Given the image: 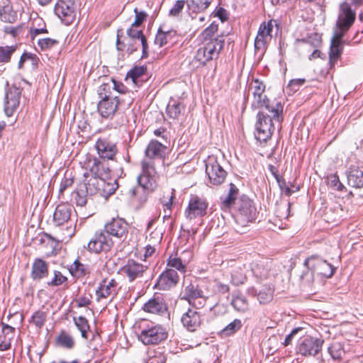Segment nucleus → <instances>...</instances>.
<instances>
[{
	"instance_id": "c85d7f7f",
	"label": "nucleus",
	"mask_w": 363,
	"mask_h": 363,
	"mask_svg": "<svg viewBox=\"0 0 363 363\" xmlns=\"http://www.w3.org/2000/svg\"><path fill=\"white\" fill-rule=\"evenodd\" d=\"M249 291L257 295L260 303L266 304L272 300L274 289L269 284H264L259 289L252 288Z\"/></svg>"
},
{
	"instance_id": "0e129e2a",
	"label": "nucleus",
	"mask_w": 363,
	"mask_h": 363,
	"mask_svg": "<svg viewBox=\"0 0 363 363\" xmlns=\"http://www.w3.org/2000/svg\"><path fill=\"white\" fill-rule=\"evenodd\" d=\"M185 5V1L178 0L176 1L173 7L170 9V14L172 16H177L183 9Z\"/></svg>"
},
{
	"instance_id": "79ce46f5",
	"label": "nucleus",
	"mask_w": 363,
	"mask_h": 363,
	"mask_svg": "<svg viewBox=\"0 0 363 363\" xmlns=\"http://www.w3.org/2000/svg\"><path fill=\"white\" fill-rule=\"evenodd\" d=\"M0 18L4 22L12 23L16 21L17 14L13 10L12 6L7 4L0 9Z\"/></svg>"
},
{
	"instance_id": "13d9d810",
	"label": "nucleus",
	"mask_w": 363,
	"mask_h": 363,
	"mask_svg": "<svg viewBox=\"0 0 363 363\" xmlns=\"http://www.w3.org/2000/svg\"><path fill=\"white\" fill-rule=\"evenodd\" d=\"M67 280V278L65 277L60 272L55 271L54 277L50 281L48 282V286H57L63 284Z\"/></svg>"
},
{
	"instance_id": "f257e3e1",
	"label": "nucleus",
	"mask_w": 363,
	"mask_h": 363,
	"mask_svg": "<svg viewBox=\"0 0 363 363\" xmlns=\"http://www.w3.org/2000/svg\"><path fill=\"white\" fill-rule=\"evenodd\" d=\"M257 113L255 138L259 142H266L271 138L274 130V122L281 123L283 120V106L280 102L272 101V104L262 108Z\"/></svg>"
},
{
	"instance_id": "864d4df0",
	"label": "nucleus",
	"mask_w": 363,
	"mask_h": 363,
	"mask_svg": "<svg viewBox=\"0 0 363 363\" xmlns=\"http://www.w3.org/2000/svg\"><path fill=\"white\" fill-rule=\"evenodd\" d=\"M163 233L162 229L156 228L152 231L150 232L148 236H147V239H148L150 244L157 245L160 243L162 240Z\"/></svg>"
},
{
	"instance_id": "dca6fc26",
	"label": "nucleus",
	"mask_w": 363,
	"mask_h": 363,
	"mask_svg": "<svg viewBox=\"0 0 363 363\" xmlns=\"http://www.w3.org/2000/svg\"><path fill=\"white\" fill-rule=\"evenodd\" d=\"M265 90L264 84L259 79H253L249 87V91L253 95L252 106L255 108H264L267 105L272 104V101H269L267 96L264 94Z\"/></svg>"
},
{
	"instance_id": "a878e982",
	"label": "nucleus",
	"mask_w": 363,
	"mask_h": 363,
	"mask_svg": "<svg viewBox=\"0 0 363 363\" xmlns=\"http://www.w3.org/2000/svg\"><path fill=\"white\" fill-rule=\"evenodd\" d=\"M117 283L116 280H104L96 291V301H100L102 298H106L109 296L116 294Z\"/></svg>"
},
{
	"instance_id": "a211bd4d",
	"label": "nucleus",
	"mask_w": 363,
	"mask_h": 363,
	"mask_svg": "<svg viewBox=\"0 0 363 363\" xmlns=\"http://www.w3.org/2000/svg\"><path fill=\"white\" fill-rule=\"evenodd\" d=\"M121 272L130 282L143 277L147 270V267L134 259H128L121 268Z\"/></svg>"
},
{
	"instance_id": "f3484780",
	"label": "nucleus",
	"mask_w": 363,
	"mask_h": 363,
	"mask_svg": "<svg viewBox=\"0 0 363 363\" xmlns=\"http://www.w3.org/2000/svg\"><path fill=\"white\" fill-rule=\"evenodd\" d=\"M274 27L273 20L263 22L260 24L257 35L255 40V50L256 52L264 50L266 45L272 38V32Z\"/></svg>"
},
{
	"instance_id": "e2e57ef3",
	"label": "nucleus",
	"mask_w": 363,
	"mask_h": 363,
	"mask_svg": "<svg viewBox=\"0 0 363 363\" xmlns=\"http://www.w3.org/2000/svg\"><path fill=\"white\" fill-rule=\"evenodd\" d=\"M113 88L112 84L110 83H104L101 84L99 89V95L101 99L105 95H111V89Z\"/></svg>"
},
{
	"instance_id": "7c9ffc66",
	"label": "nucleus",
	"mask_w": 363,
	"mask_h": 363,
	"mask_svg": "<svg viewBox=\"0 0 363 363\" xmlns=\"http://www.w3.org/2000/svg\"><path fill=\"white\" fill-rule=\"evenodd\" d=\"M238 194V189L233 183L230 184L229 191L227 195L220 197V207L223 210L227 211L233 204L236 205L235 199Z\"/></svg>"
},
{
	"instance_id": "b1692460",
	"label": "nucleus",
	"mask_w": 363,
	"mask_h": 363,
	"mask_svg": "<svg viewBox=\"0 0 363 363\" xmlns=\"http://www.w3.org/2000/svg\"><path fill=\"white\" fill-rule=\"evenodd\" d=\"M143 310L150 313L162 315L167 311V306L163 298L157 296L145 303Z\"/></svg>"
},
{
	"instance_id": "412c9836",
	"label": "nucleus",
	"mask_w": 363,
	"mask_h": 363,
	"mask_svg": "<svg viewBox=\"0 0 363 363\" xmlns=\"http://www.w3.org/2000/svg\"><path fill=\"white\" fill-rule=\"evenodd\" d=\"M183 326L190 332L196 331L201 324L200 313L194 308H189L181 318Z\"/></svg>"
},
{
	"instance_id": "72a5a7b5",
	"label": "nucleus",
	"mask_w": 363,
	"mask_h": 363,
	"mask_svg": "<svg viewBox=\"0 0 363 363\" xmlns=\"http://www.w3.org/2000/svg\"><path fill=\"white\" fill-rule=\"evenodd\" d=\"M184 110V106L178 101L172 99L167 106V114L172 118L177 119Z\"/></svg>"
},
{
	"instance_id": "69168bd1",
	"label": "nucleus",
	"mask_w": 363,
	"mask_h": 363,
	"mask_svg": "<svg viewBox=\"0 0 363 363\" xmlns=\"http://www.w3.org/2000/svg\"><path fill=\"white\" fill-rule=\"evenodd\" d=\"M74 183L73 179L69 177H65L60 184V187L59 189L60 194H62L63 192L69 186H71Z\"/></svg>"
},
{
	"instance_id": "4be33fe9",
	"label": "nucleus",
	"mask_w": 363,
	"mask_h": 363,
	"mask_svg": "<svg viewBox=\"0 0 363 363\" xmlns=\"http://www.w3.org/2000/svg\"><path fill=\"white\" fill-rule=\"evenodd\" d=\"M179 280L178 273L173 269H167L159 277L156 286L162 290H167L175 286Z\"/></svg>"
},
{
	"instance_id": "39448f33",
	"label": "nucleus",
	"mask_w": 363,
	"mask_h": 363,
	"mask_svg": "<svg viewBox=\"0 0 363 363\" xmlns=\"http://www.w3.org/2000/svg\"><path fill=\"white\" fill-rule=\"evenodd\" d=\"M235 220L241 227L255 220L257 211L254 202L245 195L241 196L236 202Z\"/></svg>"
},
{
	"instance_id": "5701e85b",
	"label": "nucleus",
	"mask_w": 363,
	"mask_h": 363,
	"mask_svg": "<svg viewBox=\"0 0 363 363\" xmlns=\"http://www.w3.org/2000/svg\"><path fill=\"white\" fill-rule=\"evenodd\" d=\"M73 208L68 203L57 205L53 214V220L57 225L67 223L71 217Z\"/></svg>"
},
{
	"instance_id": "1a4fd4ad",
	"label": "nucleus",
	"mask_w": 363,
	"mask_h": 363,
	"mask_svg": "<svg viewBox=\"0 0 363 363\" xmlns=\"http://www.w3.org/2000/svg\"><path fill=\"white\" fill-rule=\"evenodd\" d=\"M208 203L203 198L197 195H191L184 216L187 220H191L202 218L207 213Z\"/></svg>"
},
{
	"instance_id": "423d86ee",
	"label": "nucleus",
	"mask_w": 363,
	"mask_h": 363,
	"mask_svg": "<svg viewBox=\"0 0 363 363\" xmlns=\"http://www.w3.org/2000/svg\"><path fill=\"white\" fill-rule=\"evenodd\" d=\"M224 45L220 40L202 43V45L198 49L194 59L202 65L207 62L218 57L219 53Z\"/></svg>"
},
{
	"instance_id": "3c124183",
	"label": "nucleus",
	"mask_w": 363,
	"mask_h": 363,
	"mask_svg": "<svg viewBox=\"0 0 363 363\" xmlns=\"http://www.w3.org/2000/svg\"><path fill=\"white\" fill-rule=\"evenodd\" d=\"M46 317L45 312L37 311L32 315L30 323H33L37 328H41L45 323Z\"/></svg>"
},
{
	"instance_id": "20e7f679",
	"label": "nucleus",
	"mask_w": 363,
	"mask_h": 363,
	"mask_svg": "<svg viewBox=\"0 0 363 363\" xmlns=\"http://www.w3.org/2000/svg\"><path fill=\"white\" fill-rule=\"evenodd\" d=\"M356 13L347 1L341 4L332 42L342 43V38L354 22Z\"/></svg>"
},
{
	"instance_id": "cd10ccee",
	"label": "nucleus",
	"mask_w": 363,
	"mask_h": 363,
	"mask_svg": "<svg viewBox=\"0 0 363 363\" xmlns=\"http://www.w3.org/2000/svg\"><path fill=\"white\" fill-rule=\"evenodd\" d=\"M347 177L349 186L357 189L363 187V167H351Z\"/></svg>"
},
{
	"instance_id": "ea45409f",
	"label": "nucleus",
	"mask_w": 363,
	"mask_h": 363,
	"mask_svg": "<svg viewBox=\"0 0 363 363\" xmlns=\"http://www.w3.org/2000/svg\"><path fill=\"white\" fill-rule=\"evenodd\" d=\"M269 264H271V262H269ZM270 265L271 264L269 265L268 262L266 265L263 264H257L252 268V272L255 276L260 279H269L273 276V274L271 273L269 269Z\"/></svg>"
},
{
	"instance_id": "ddd939ff",
	"label": "nucleus",
	"mask_w": 363,
	"mask_h": 363,
	"mask_svg": "<svg viewBox=\"0 0 363 363\" xmlns=\"http://www.w3.org/2000/svg\"><path fill=\"white\" fill-rule=\"evenodd\" d=\"M55 14L69 25L73 22L76 16V5L74 0H58L55 6Z\"/></svg>"
},
{
	"instance_id": "680f3d73",
	"label": "nucleus",
	"mask_w": 363,
	"mask_h": 363,
	"mask_svg": "<svg viewBox=\"0 0 363 363\" xmlns=\"http://www.w3.org/2000/svg\"><path fill=\"white\" fill-rule=\"evenodd\" d=\"M174 189H172L171 194L167 195V196H164L161 199V202L163 204V206L166 208V209L171 211L173 203V200L175 198L174 195Z\"/></svg>"
},
{
	"instance_id": "a18cd8bd",
	"label": "nucleus",
	"mask_w": 363,
	"mask_h": 363,
	"mask_svg": "<svg viewBox=\"0 0 363 363\" xmlns=\"http://www.w3.org/2000/svg\"><path fill=\"white\" fill-rule=\"evenodd\" d=\"M74 324L81 332L82 337L88 339V331L89 330V325L88 320L84 316L74 318Z\"/></svg>"
},
{
	"instance_id": "9b49d317",
	"label": "nucleus",
	"mask_w": 363,
	"mask_h": 363,
	"mask_svg": "<svg viewBox=\"0 0 363 363\" xmlns=\"http://www.w3.org/2000/svg\"><path fill=\"white\" fill-rule=\"evenodd\" d=\"M304 264L311 271V275L316 273L324 277L330 278L333 275L335 272V268L333 265L316 256H311L306 259L304 262Z\"/></svg>"
},
{
	"instance_id": "f704fd0d",
	"label": "nucleus",
	"mask_w": 363,
	"mask_h": 363,
	"mask_svg": "<svg viewBox=\"0 0 363 363\" xmlns=\"http://www.w3.org/2000/svg\"><path fill=\"white\" fill-rule=\"evenodd\" d=\"M55 341L57 346L67 350H71L75 345V342L72 336L64 330L59 334Z\"/></svg>"
},
{
	"instance_id": "4c0bfd02",
	"label": "nucleus",
	"mask_w": 363,
	"mask_h": 363,
	"mask_svg": "<svg viewBox=\"0 0 363 363\" xmlns=\"http://www.w3.org/2000/svg\"><path fill=\"white\" fill-rule=\"evenodd\" d=\"M233 307L239 312H245L249 309V303L245 296L238 294L233 296Z\"/></svg>"
},
{
	"instance_id": "4468645a",
	"label": "nucleus",
	"mask_w": 363,
	"mask_h": 363,
	"mask_svg": "<svg viewBox=\"0 0 363 363\" xmlns=\"http://www.w3.org/2000/svg\"><path fill=\"white\" fill-rule=\"evenodd\" d=\"M96 149L100 158L113 160L118 152L116 144L111 136H101L96 142Z\"/></svg>"
},
{
	"instance_id": "338daca9",
	"label": "nucleus",
	"mask_w": 363,
	"mask_h": 363,
	"mask_svg": "<svg viewBox=\"0 0 363 363\" xmlns=\"http://www.w3.org/2000/svg\"><path fill=\"white\" fill-rule=\"evenodd\" d=\"M213 13L214 16L218 17L223 22L226 21L228 18L227 11L223 7H217Z\"/></svg>"
},
{
	"instance_id": "bf43d9fd",
	"label": "nucleus",
	"mask_w": 363,
	"mask_h": 363,
	"mask_svg": "<svg viewBox=\"0 0 363 363\" xmlns=\"http://www.w3.org/2000/svg\"><path fill=\"white\" fill-rule=\"evenodd\" d=\"M328 184L335 190L342 191L345 189L344 185L340 182L337 174H331L328 177Z\"/></svg>"
},
{
	"instance_id": "8fccbe9b",
	"label": "nucleus",
	"mask_w": 363,
	"mask_h": 363,
	"mask_svg": "<svg viewBox=\"0 0 363 363\" xmlns=\"http://www.w3.org/2000/svg\"><path fill=\"white\" fill-rule=\"evenodd\" d=\"M88 195H89V194L86 191V189L81 186L79 189L74 192V199L77 205L79 206H85L87 202Z\"/></svg>"
},
{
	"instance_id": "09e8293b",
	"label": "nucleus",
	"mask_w": 363,
	"mask_h": 363,
	"mask_svg": "<svg viewBox=\"0 0 363 363\" xmlns=\"http://www.w3.org/2000/svg\"><path fill=\"white\" fill-rule=\"evenodd\" d=\"M328 352L333 359H340L345 354L342 345L339 342H334L328 347Z\"/></svg>"
},
{
	"instance_id": "49530a36",
	"label": "nucleus",
	"mask_w": 363,
	"mask_h": 363,
	"mask_svg": "<svg viewBox=\"0 0 363 363\" xmlns=\"http://www.w3.org/2000/svg\"><path fill=\"white\" fill-rule=\"evenodd\" d=\"M16 50V45L0 46V63L9 62Z\"/></svg>"
},
{
	"instance_id": "6ab92c4d",
	"label": "nucleus",
	"mask_w": 363,
	"mask_h": 363,
	"mask_svg": "<svg viewBox=\"0 0 363 363\" xmlns=\"http://www.w3.org/2000/svg\"><path fill=\"white\" fill-rule=\"evenodd\" d=\"M21 94V89L14 86L6 91L4 98V112L7 116H11L17 110L20 103Z\"/></svg>"
},
{
	"instance_id": "473e14b6",
	"label": "nucleus",
	"mask_w": 363,
	"mask_h": 363,
	"mask_svg": "<svg viewBox=\"0 0 363 363\" xmlns=\"http://www.w3.org/2000/svg\"><path fill=\"white\" fill-rule=\"evenodd\" d=\"M218 31V25L212 23L208 27H207L200 35V38L202 43L208 42V40L215 41L220 40L224 43V39L222 35L214 37V35Z\"/></svg>"
},
{
	"instance_id": "f03ea898",
	"label": "nucleus",
	"mask_w": 363,
	"mask_h": 363,
	"mask_svg": "<svg viewBox=\"0 0 363 363\" xmlns=\"http://www.w3.org/2000/svg\"><path fill=\"white\" fill-rule=\"evenodd\" d=\"M132 97L105 95L98 104V111L104 118H111L116 111L124 112L133 104Z\"/></svg>"
},
{
	"instance_id": "c9c22d12",
	"label": "nucleus",
	"mask_w": 363,
	"mask_h": 363,
	"mask_svg": "<svg viewBox=\"0 0 363 363\" xmlns=\"http://www.w3.org/2000/svg\"><path fill=\"white\" fill-rule=\"evenodd\" d=\"M231 283L234 285L238 286L242 284L246 280V275L245 273V266L235 267L231 269Z\"/></svg>"
},
{
	"instance_id": "5fc2aeb1",
	"label": "nucleus",
	"mask_w": 363,
	"mask_h": 363,
	"mask_svg": "<svg viewBox=\"0 0 363 363\" xmlns=\"http://www.w3.org/2000/svg\"><path fill=\"white\" fill-rule=\"evenodd\" d=\"M140 26H133L131 24L130 27L127 30L128 37L133 41L140 39L144 35L143 30L139 29Z\"/></svg>"
},
{
	"instance_id": "393cba45",
	"label": "nucleus",
	"mask_w": 363,
	"mask_h": 363,
	"mask_svg": "<svg viewBox=\"0 0 363 363\" xmlns=\"http://www.w3.org/2000/svg\"><path fill=\"white\" fill-rule=\"evenodd\" d=\"M183 298L190 301L198 298L203 296V291L199 288V285L196 281H191L186 279L184 281Z\"/></svg>"
},
{
	"instance_id": "a19ab883",
	"label": "nucleus",
	"mask_w": 363,
	"mask_h": 363,
	"mask_svg": "<svg viewBox=\"0 0 363 363\" xmlns=\"http://www.w3.org/2000/svg\"><path fill=\"white\" fill-rule=\"evenodd\" d=\"M145 71L146 68L143 66L135 67L128 72L125 81L128 82L129 79H131L133 83L138 85V83L141 82L140 78L144 75Z\"/></svg>"
},
{
	"instance_id": "37998d69",
	"label": "nucleus",
	"mask_w": 363,
	"mask_h": 363,
	"mask_svg": "<svg viewBox=\"0 0 363 363\" xmlns=\"http://www.w3.org/2000/svg\"><path fill=\"white\" fill-rule=\"evenodd\" d=\"M241 320L239 319H235L233 322L226 325L219 334L222 337H227L235 334L241 328Z\"/></svg>"
},
{
	"instance_id": "603ef678",
	"label": "nucleus",
	"mask_w": 363,
	"mask_h": 363,
	"mask_svg": "<svg viewBox=\"0 0 363 363\" xmlns=\"http://www.w3.org/2000/svg\"><path fill=\"white\" fill-rule=\"evenodd\" d=\"M167 266L171 269H176L181 272H184L186 265L183 264L182 259L179 257H169L167 259Z\"/></svg>"
},
{
	"instance_id": "bb28decb",
	"label": "nucleus",
	"mask_w": 363,
	"mask_h": 363,
	"mask_svg": "<svg viewBox=\"0 0 363 363\" xmlns=\"http://www.w3.org/2000/svg\"><path fill=\"white\" fill-rule=\"evenodd\" d=\"M167 147L162 143L152 140L145 150V155L151 160L154 158H162L165 155Z\"/></svg>"
},
{
	"instance_id": "aec40b11",
	"label": "nucleus",
	"mask_w": 363,
	"mask_h": 363,
	"mask_svg": "<svg viewBox=\"0 0 363 363\" xmlns=\"http://www.w3.org/2000/svg\"><path fill=\"white\" fill-rule=\"evenodd\" d=\"M128 225L126 221L120 218H113L104 226L105 233L108 235L122 238L128 233Z\"/></svg>"
},
{
	"instance_id": "2eb2a0df",
	"label": "nucleus",
	"mask_w": 363,
	"mask_h": 363,
	"mask_svg": "<svg viewBox=\"0 0 363 363\" xmlns=\"http://www.w3.org/2000/svg\"><path fill=\"white\" fill-rule=\"evenodd\" d=\"M113 242L104 232L97 231L94 237L87 244V250L94 253H100L101 252H108L113 247Z\"/></svg>"
},
{
	"instance_id": "7ed1b4c3",
	"label": "nucleus",
	"mask_w": 363,
	"mask_h": 363,
	"mask_svg": "<svg viewBox=\"0 0 363 363\" xmlns=\"http://www.w3.org/2000/svg\"><path fill=\"white\" fill-rule=\"evenodd\" d=\"M142 169L141 174L138 177V186L129 191L131 196H136L140 191L152 192L157 186V172L153 162L143 160Z\"/></svg>"
},
{
	"instance_id": "f8f14e48",
	"label": "nucleus",
	"mask_w": 363,
	"mask_h": 363,
	"mask_svg": "<svg viewBox=\"0 0 363 363\" xmlns=\"http://www.w3.org/2000/svg\"><path fill=\"white\" fill-rule=\"evenodd\" d=\"M206 173L208 177L210 183L213 185L221 184L227 175L226 171L224 170L213 156L209 157L206 162Z\"/></svg>"
},
{
	"instance_id": "0eeeda50",
	"label": "nucleus",
	"mask_w": 363,
	"mask_h": 363,
	"mask_svg": "<svg viewBox=\"0 0 363 363\" xmlns=\"http://www.w3.org/2000/svg\"><path fill=\"white\" fill-rule=\"evenodd\" d=\"M101 162L98 159H94L93 164L90 169H86L83 173L82 187L86 189L89 195H93L99 192L102 178L99 172V167Z\"/></svg>"
},
{
	"instance_id": "c03bdc74",
	"label": "nucleus",
	"mask_w": 363,
	"mask_h": 363,
	"mask_svg": "<svg viewBox=\"0 0 363 363\" xmlns=\"http://www.w3.org/2000/svg\"><path fill=\"white\" fill-rule=\"evenodd\" d=\"M174 35L175 31H163L161 28H159L155 39V43L158 45L160 47H162L167 43L169 38L174 37Z\"/></svg>"
},
{
	"instance_id": "de8ad7c7",
	"label": "nucleus",
	"mask_w": 363,
	"mask_h": 363,
	"mask_svg": "<svg viewBox=\"0 0 363 363\" xmlns=\"http://www.w3.org/2000/svg\"><path fill=\"white\" fill-rule=\"evenodd\" d=\"M116 184L111 182H106L102 179L101 184L99 192L101 196H107L113 194L116 189Z\"/></svg>"
},
{
	"instance_id": "6e6d98bb",
	"label": "nucleus",
	"mask_w": 363,
	"mask_h": 363,
	"mask_svg": "<svg viewBox=\"0 0 363 363\" xmlns=\"http://www.w3.org/2000/svg\"><path fill=\"white\" fill-rule=\"evenodd\" d=\"M111 84L114 90L118 92V96H126L127 97H131L130 93L128 91L127 87L121 82H118L115 79H111Z\"/></svg>"
},
{
	"instance_id": "c756f323",
	"label": "nucleus",
	"mask_w": 363,
	"mask_h": 363,
	"mask_svg": "<svg viewBox=\"0 0 363 363\" xmlns=\"http://www.w3.org/2000/svg\"><path fill=\"white\" fill-rule=\"evenodd\" d=\"M48 274V265L42 259H35L33 265L30 276L33 280L39 281Z\"/></svg>"
},
{
	"instance_id": "4d7b16f0",
	"label": "nucleus",
	"mask_w": 363,
	"mask_h": 363,
	"mask_svg": "<svg viewBox=\"0 0 363 363\" xmlns=\"http://www.w3.org/2000/svg\"><path fill=\"white\" fill-rule=\"evenodd\" d=\"M58 44V41L57 40L46 38H40L38 40V45L41 48V50H48L55 45Z\"/></svg>"
},
{
	"instance_id": "052dcab7",
	"label": "nucleus",
	"mask_w": 363,
	"mask_h": 363,
	"mask_svg": "<svg viewBox=\"0 0 363 363\" xmlns=\"http://www.w3.org/2000/svg\"><path fill=\"white\" fill-rule=\"evenodd\" d=\"M134 13L135 14V18L133 23V26H140L146 20L147 17V13L145 11H141L135 8L134 9Z\"/></svg>"
},
{
	"instance_id": "6e6552de",
	"label": "nucleus",
	"mask_w": 363,
	"mask_h": 363,
	"mask_svg": "<svg viewBox=\"0 0 363 363\" xmlns=\"http://www.w3.org/2000/svg\"><path fill=\"white\" fill-rule=\"evenodd\" d=\"M167 338L166 329L160 325H148L141 330L138 339L144 345H157Z\"/></svg>"
},
{
	"instance_id": "58836bf2",
	"label": "nucleus",
	"mask_w": 363,
	"mask_h": 363,
	"mask_svg": "<svg viewBox=\"0 0 363 363\" xmlns=\"http://www.w3.org/2000/svg\"><path fill=\"white\" fill-rule=\"evenodd\" d=\"M69 272L73 277L77 278L84 277L89 274L86 265L82 264L79 260H75L69 267Z\"/></svg>"
},
{
	"instance_id": "2f4dec72",
	"label": "nucleus",
	"mask_w": 363,
	"mask_h": 363,
	"mask_svg": "<svg viewBox=\"0 0 363 363\" xmlns=\"http://www.w3.org/2000/svg\"><path fill=\"white\" fill-rule=\"evenodd\" d=\"M213 0H186V3L190 15L204 12L212 3ZM194 18V16H191Z\"/></svg>"
},
{
	"instance_id": "9d476101",
	"label": "nucleus",
	"mask_w": 363,
	"mask_h": 363,
	"mask_svg": "<svg viewBox=\"0 0 363 363\" xmlns=\"http://www.w3.org/2000/svg\"><path fill=\"white\" fill-rule=\"evenodd\" d=\"M324 340L321 338L306 336L299 340L297 352L302 356H315L321 350Z\"/></svg>"
},
{
	"instance_id": "774afa93",
	"label": "nucleus",
	"mask_w": 363,
	"mask_h": 363,
	"mask_svg": "<svg viewBox=\"0 0 363 363\" xmlns=\"http://www.w3.org/2000/svg\"><path fill=\"white\" fill-rule=\"evenodd\" d=\"M166 359L164 356L160 353L152 357H150L147 363H165Z\"/></svg>"
},
{
	"instance_id": "e433bc0d",
	"label": "nucleus",
	"mask_w": 363,
	"mask_h": 363,
	"mask_svg": "<svg viewBox=\"0 0 363 363\" xmlns=\"http://www.w3.org/2000/svg\"><path fill=\"white\" fill-rule=\"evenodd\" d=\"M343 50V44L340 43H330L329 51V60L331 66H333L340 58Z\"/></svg>"
}]
</instances>
